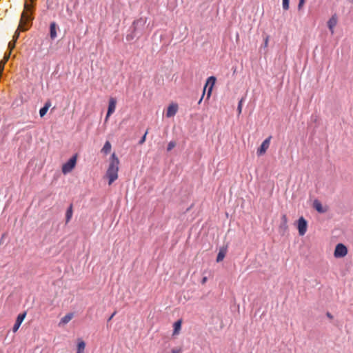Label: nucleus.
I'll list each match as a JSON object with an SVG mask.
<instances>
[{
    "instance_id": "nucleus-2",
    "label": "nucleus",
    "mask_w": 353,
    "mask_h": 353,
    "mask_svg": "<svg viewBox=\"0 0 353 353\" xmlns=\"http://www.w3.org/2000/svg\"><path fill=\"white\" fill-rule=\"evenodd\" d=\"M119 164V159L116 157L114 153L112 154L106 172V176L109 179V185H111L118 178Z\"/></svg>"
},
{
    "instance_id": "nucleus-34",
    "label": "nucleus",
    "mask_w": 353,
    "mask_h": 353,
    "mask_svg": "<svg viewBox=\"0 0 353 353\" xmlns=\"http://www.w3.org/2000/svg\"><path fill=\"white\" fill-rule=\"evenodd\" d=\"M19 33L17 31H16L13 36L14 39L17 40L19 37Z\"/></svg>"
},
{
    "instance_id": "nucleus-32",
    "label": "nucleus",
    "mask_w": 353,
    "mask_h": 353,
    "mask_svg": "<svg viewBox=\"0 0 353 353\" xmlns=\"http://www.w3.org/2000/svg\"><path fill=\"white\" fill-rule=\"evenodd\" d=\"M8 47L12 49L14 48V41H10L8 44Z\"/></svg>"
},
{
    "instance_id": "nucleus-22",
    "label": "nucleus",
    "mask_w": 353,
    "mask_h": 353,
    "mask_svg": "<svg viewBox=\"0 0 353 353\" xmlns=\"http://www.w3.org/2000/svg\"><path fill=\"white\" fill-rule=\"evenodd\" d=\"M10 54L5 53L3 59H1V74L3 73V66L5 63L8 60Z\"/></svg>"
},
{
    "instance_id": "nucleus-14",
    "label": "nucleus",
    "mask_w": 353,
    "mask_h": 353,
    "mask_svg": "<svg viewBox=\"0 0 353 353\" xmlns=\"http://www.w3.org/2000/svg\"><path fill=\"white\" fill-rule=\"evenodd\" d=\"M58 26L55 22H52L50 24V37L52 40H54L57 37V30Z\"/></svg>"
},
{
    "instance_id": "nucleus-16",
    "label": "nucleus",
    "mask_w": 353,
    "mask_h": 353,
    "mask_svg": "<svg viewBox=\"0 0 353 353\" xmlns=\"http://www.w3.org/2000/svg\"><path fill=\"white\" fill-rule=\"evenodd\" d=\"M72 214H73V206H72V204L71 203L70 205V206L68 207V208L66 210V212H65V224H68L72 217Z\"/></svg>"
},
{
    "instance_id": "nucleus-11",
    "label": "nucleus",
    "mask_w": 353,
    "mask_h": 353,
    "mask_svg": "<svg viewBox=\"0 0 353 353\" xmlns=\"http://www.w3.org/2000/svg\"><path fill=\"white\" fill-rule=\"evenodd\" d=\"M178 111V105L176 103L170 104L166 112V117L170 118L174 117Z\"/></svg>"
},
{
    "instance_id": "nucleus-23",
    "label": "nucleus",
    "mask_w": 353,
    "mask_h": 353,
    "mask_svg": "<svg viewBox=\"0 0 353 353\" xmlns=\"http://www.w3.org/2000/svg\"><path fill=\"white\" fill-rule=\"evenodd\" d=\"M47 106L42 107L39 110V114L41 117H43L48 112Z\"/></svg>"
},
{
    "instance_id": "nucleus-37",
    "label": "nucleus",
    "mask_w": 353,
    "mask_h": 353,
    "mask_svg": "<svg viewBox=\"0 0 353 353\" xmlns=\"http://www.w3.org/2000/svg\"><path fill=\"white\" fill-rule=\"evenodd\" d=\"M206 281H207V277H203L202 279L201 283L205 284Z\"/></svg>"
},
{
    "instance_id": "nucleus-5",
    "label": "nucleus",
    "mask_w": 353,
    "mask_h": 353,
    "mask_svg": "<svg viewBox=\"0 0 353 353\" xmlns=\"http://www.w3.org/2000/svg\"><path fill=\"white\" fill-rule=\"evenodd\" d=\"M347 254V248L343 243H338L334 249V256L336 258H343Z\"/></svg>"
},
{
    "instance_id": "nucleus-4",
    "label": "nucleus",
    "mask_w": 353,
    "mask_h": 353,
    "mask_svg": "<svg viewBox=\"0 0 353 353\" xmlns=\"http://www.w3.org/2000/svg\"><path fill=\"white\" fill-rule=\"evenodd\" d=\"M146 23V19L143 18H140L133 21L132 26L130 27V30H132L133 32H138V35L140 37L143 34V28L145 26Z\"/></svg>"
},
{
    "instance_id": "nucleus-38",
    "label": "nucleus",
    "mask_w": 353,
    "mask_h": 353,
    "mask_svg": "<svg viewBox=\"0 0 353 353\" xmlns=\"http://www.w3.org/2000/svg\"><path fill=\"white\" fill-rule=\"evenodd\" d=\"M350 3H353V0H348Z\"/></svg>"
},
{
    "instance_id": "nucleus-24",
    "label": "nucleus",
    "mask_w": 353,
    "mask_h": 353,
    "mask_svg": "<svg viewBox=\"0 0 353 353\" xmlns=\"http://www.w3.org/2000/svg\"><path fill=\"white\" fill-rule=\"evenodd\" d=\"M243 101V98H242L239 101V104H238L237 111H238L239 114H240L241 113V111H242Z\"/></svg>"
},
{
    "instance_id": "nucleus-1",
    "label": "nucleus",
    "mask_w": 353,
    "mask_h": 353,
    "mask_svg": "<svg viewBox=\"0 0 353 353\" xmlns=\"http://www.w3.org/2000/svg\"><path fill=\"white\" fill-rule=\"evenodd\" d=\"M37 0H25L24 8L21 14V19L18 29L25 32L29 30L34 20V12Z\"/></svg>"
},
{
    "instance_id": "nucleus-8",
    "label": "nucleus",
    "mask_w": 353,
    "mask_h": 353,
    "mask_svg": "<svg viewBox=\"0 0 353 353\" xmlns=\"http://www.w3.org/2000/svg\"><path fill=\"white\" fill-rule=\"evenodd\" d=\"M271 138V137H269L262 142L261 146L257 150L258 156H261L266 152L270 146Z\"/></svg>"
},
{
    "instance_id": "nucleus-30",
    "label": "nucleus",
    "mask_w": 353,
    "mask_h": 353,
    "mask_svg": "<svg viewBox=\"0 0 353 353\" xmlns=\"http://www.w3.org/2000/svg\"><path fill=\"white\" fill-rule=\"evenodd\" d=\"M268 40H269V37L268 36H267L265 39H264V43H263V46L265 48L268 47Z\"/></svg>"
},
{
    "instance_id": "nucleus-9",
    "label": "nucleus",
    "mask_w": 353,
    "mask_h": 353,
    "mask_svg": "<svg viewBox=\"0 0 353 353\" xmlns=\"http://www.w3.org/2000/svg\"><path fill=\"white\" fill-rule=\"evenodd\" d=\"M117 100L115 98L111 97L109 100L108 111L105 117V120L114 112L116 108Z\"/></svg>"
},
{
    "instance_id": "nucleus-15",
    "label": "nucleus",
    "mask_w": 353,
    "mask_h": 353,
    "mask_svg": "<svg viewBox=\"0 0 353 353\" xmlns=\"http://www.w3.org/2000/svg\"><path fill=\"white\" fill-rule=\"evenodd\" d=\"M313 208L319 213H324L326 212V210L322 206L321 203L317 199L314 201Z\"/></svg>"
},
{
    "instance_id": "nucleus-3",
    "label": "nucleus",
    "mask_w": 353,
    "mask_h": 353,
    "mask_svg": "<svg viewBox=\"0 0 353 353\" xmlns=\"http://www.w3.org/2000/svg\"><path fill=\"white\" fill-rule=\"evenodd\" d=\"M216 79L215 77L214 76H211L210 77L208 78L207 81H206V83L204 86V88H203V94H202V96L200 99V100L199 101V104H200L201 103V101L204 97V94H205V90L207 88L208 86H209L208 88V93H207V100L210 99L211 94H212V89H213V87L216 83Z\"/></svg>"
},
{
    "instance_id": "nucleus-7",
    "label": "nucleus",
    "mask_w": 353,
    "mask_h": 353,
    "mask_svg": "<svg viewBox=\"0 0 353 353\" xmlns=\"http://www.w3.org/2000/svg\"><path fill=\"white\" fill-rule=\"evenodd\" d=\"M307 228V222L304 217L301 216L297 221V229L300 236H303Z\"/></svg>"
},
{
    "instance_id": "nucleus-18",
    "label": "nucleus",
    "mask_w": 353,
    "mask_h": 353,
    "mask_svg": "<svg viewBox=\"0 0 353 353\" xmlns=\"http://www.w3.org/2000/svg\"><path fill=\"white\" fill-rule=\"evenodd\" d=\"M181 327V321L178 320L174 323V332L173 334H178Z\"/></svg>"
},
{
    "instance_id": "nucleus-13",
    "label": "nucleus",
    "mask_w": 353,
    "mask_h": 353,
    "mask_svg": "<svg viewBox=\"0 0 353 353\" xmlns=\"http://www.w3.org/2000/svg\"><path fill=\"white\" fill-rule=\"evenodd\" d=\"M337 23V18L336 15H333L327 21V27L332 34H334V28L336 26Z\"/></svg>"
},
{
    "instance_id": "nucleus-19",
    "label": "nucleus",
    "mask_w": 353,
    "mask_h": 353,
    "mask_svg": "<svg viewBox=\"0 0 353 353\" xmlns=\"http://www.w3.org/2000/svg\"><path fill=\"white\" fill-rule=\"evenodd\" d=\"M130 31H131V32L126 35L127 41H130L133 40L135 37H138V38L140 37V35H138V32H133L132 30H130Z\"/></svg>"
},
{
    "instance_id": "nucleus-21",
    "label": "nucleus",
    "mask_w": 353,
    "mask_h": 353,
    "mask_svg": "<svg viewBox=\"0 0 353 353\" xmlns=\"http://www.w3.org/2000/svg\"><path fill=\"white\" fill-rule=\"evenodd\" d=\"M111 150V144L109 141H106L102 148V152L105 154H108Z\"/></svg>"
},
{
    "instance_id": "nucleus-36",
    "label": "nucleus",
    "mask_w": 353,
    "mask_h": 353,
    "mask_svg": "<svg viewBox=\"0 0 353 353\" xmlns=\"http://www.w3.org/2000/svg\"><path fill=\"white\" fill-rule=\"evenodd\" d=\"M326 316H327L329 319H332L333 318V316H332V314H331V313H330V312H327Z\"/></svg>"
},
{
    "instance_id": "nucleus-26",
    "label": "nucleus",
    "mask_w": 353,
    "mask_h": 353,
    "mask_svg": "<svg viewBox=\"0 0 353 353\" xmlns=\"http://www.w3.org/2000/svg\"><path fill=\"white\" fill-rule=\"evenodd\" d=\"M176 145V143L174 141H170L168 145V147H167V150L169 152V151H171Z\"/></svg>"
},
{
    "instance_id": "nucleus-33",
    "label": "nucleus",
    "mask_w": 353,
    "mask_h": 353,
    "mask_svg": "<svg viewBox=\"0 0 353 353\" xmlns=\"http://www.w3.org/2000/svg\"><path fill=\"white\" fill-rule=\"evenodd\" d=\"M43 106H47V109L48 110L49 108L51 106L50 101H46Z\"/></svg>"
},
{
    "instance_id": "nucleus-28",
    "label": "nucleus",
    "mask_w": 353,
    "mask_h": 353,
    "mask_svg": "<svg viewBox=\"0 0 353 353\" xmlns=\"http://www.w3.org/2000/svg\"><path fill=\"white\" fill-rule=\"evenodd\" d=\"M148 132V130H146V132H145L143 136L141 137V139L139 141V144L142 145L144 143V142L145 141V139H146V135H147Z\"/></svg>"
},
{
    "instance_id": "nucleus-27",
    "label": "nucleus",
    "mask_w": 353,
    "mask_h": 353,
    "mask_svg": "<svg viewBox=\"0 0 353 353\" xmlns=\"http://www.w3.org/2000/svg\"><path fill=\"white\" fill-rule=\"evenodd\" d=\"M289 3H290V0H283V8L285 10H287L289 9Z\"/></svg>"
},
{
    "instance_id": "nucleus-35",
    "label": "nucleus",
    "mask_w": 353,
    "mask_h": 353,
    "mask_svg": "<svg viewBox=\"0 0 353 353\" xmlns=\"http://www.w3.org/2000/svg\"><path fill=\"white\" fill-rule=\"evenodd\" d=\"M117 314V311H114L112 315L109 317V319H108V321H110L112 320V319L114 316V315Z\"/></svg>"
},
{
    "instance_id": "nucleus-12",
    "label": "nucleus",
    "mask_w": 353,
    "mask_h": 353,
    "mask_svg": "<svg viewBox=\"0 0 353 353\" xmlns=\"http://www.w3.org/2000/svg\"><path fill=\"white\" fill-rule=\"evenodd\" d=\"M227 252H228V245L223 246L219 249V253L216 256V260L217 263H219L224 259V258L227 254Z\"/></svg>"
},
{
    "instance_id": "nucleus-31",
    "label": "nucleus",
    "mask_w": 353,
    "mask_h": 353,
    "mask_svg": "<svg viewBox=\"0 0 353 353\" xmlns=\"http://www.w3.org/2000/svg\"><path fill=\"white\" fill-rule=\"evenodd\" d=\"M172 353H181V349L173 348L172 350Z\"/></svg>"
},
{
    "instance_id": "nucleus-29",
    "label": "nucleus",
    "mask_w": 353,
    "mask_h": 353,
    "mask_svg": "<svg viewBox=\"0 0 353 353\" xmlns=\"http://www.w3.org/2000/svg\"><path fill=\"white\" fill-rule=\"evenodd\" d=\"M305 3V0H299V4H298V9H299V10L302 9V8L303 7Z\"/></svg>"
},
{
    "instance_id": "nucleus-25",
    "label": "nucleus",
    "mask_w": 353,
    "mask_h": 353,
    "mask_svg": "<svg viewBox=\"0 0 353 353\" xmlns=\"http://www.w3.org/2000/svg\"><path fill=\"white\" fill-rule=\"evenodd\" d=\"M287 222H288V218H287V216L285 214H283L282 216H281V226H284L285 227L286 226V224H287Z\"/></svg>"
},
{
    "instance_id": "nucleus-6",
    "label": "nucleus",
    "mask_w": 353,
    "mask_h": 353,
    "mask_svg": "<svg viewBox=\"0 0 353 353\" xmlns=\"http://www.w3.org/2000/svg\"><path fill=\"white\" fill-rule=\"evenodd\" d=\"M77 163V157H72L65 163L63 165L62 172L64 174H67L71 172L76 165Z\"/></svg>"
},
{
    "instance_id": "nucleus-10",
    "label": "nucleus",
    "mask_w": 353,
    "mask_h": 353,
    "mask_svg": "<svg viewBox=\"0 0 353 353\" xmlns=\"http://www.w3.org/2000/svg\"><path fill=\"white\" fill-rule=\"evenodd\" d=\"M26 316V312L21 313L17 316L15 323L12 327V331L14 332H16L19 330V328L21 324L22 323L23 321L24 320Z\"/></svg>"
},
{
    "instance_id": "nucleus-20",
    "label": "nucleus",
    "mask_w": 353,
    "mask_h": 353,
    "mask_svg": "<svg viewBox=\"0 0 353 353\" xmlns=\"http://www.w3.org/2000/svg\"><path fill=\"white\" fill-rule=\"evenodd\" d=\"M85 347V343L83 341H79L77 344V353H83Z\"/></svg>"
},
{
    "instance_id": "nucleus-17",
    "label": "nucleus",
    "mask_w": 353,
    "mask_h": 353,
    "mask_svg": "<svg viewBox=\"0 0 353 353\" xmlns=\"http://www.w3.org/2000/svg\"><path fill=\"white\" fill-rule=\"evenodd\" d=\"M73 317L72 313H68L65 316H64L60 321L59 325L63 324L65 325L68 323Z\"/></svg>"
}]
</instances>
